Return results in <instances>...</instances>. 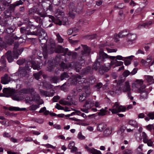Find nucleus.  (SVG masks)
Listing matches in <instances>:
<instances>
[{"mask_svg":"<svg viewBox=\"0 0 154 154\" xmlns=\"http://www.w3.org/2000/svg\"><path fill=\"white\" fill-rule=\"evenodd\" d=\"M106 45V44L105 43L100 45V50L96 63H94L92 69H91L89 66L87 67L85 69V72H84L85 73L89 72L92 69L95 70H97L99 67V66L100 65V63H102V62L105 61L106 59L109 58L111 60H114L116 58V60H124V58L131 59L132 57H134V56L133 55L126 57H123L121 55H118L116 56H109L103 52V50L101 48L102 47H104Z\"/></svg>","mask_w":154,"mask_h":154,"instance_id":"obj_1","label":"nucleus"},{"mask_svg":"<svg viewBox=\"0 0 154 154\" xmlns=\"http://www.w3.org/2000/svg\"><path fill=\"white\" fill-rule=\"evenodd\" d=\"M131 88L130 83L128 81L125 82L121 87L118 89H116L115 91H114L110 92V94L112 95L116 94L119 95L121 94L122 91L124 92H127V95L128 97L131 100L133 99V97L131 96Z\"/></svg>","mask_w":154,"mask_h":154,"instance_id":"obj_2","label":"nucleus"},{"mask_svg":"<svg viewBox=\"0 0 154 154\" xmlns=\"http://www.w3.org/2000/svg\"><path fill=\"white\" fill-rule=\"evenodd\" d=\"M26 103L30 104L32 103L33 102H35L38 104V105L33 104L29 108L30 110H36L39 107V105L43 104L44 102L42 100L40 99V97L38 94L35 93L33 96L30 97H26L25 98Z\"/></svg>","mask_w":154,"mask_h":154,"instance_id":"obj_3","label":"nucleus"},{"mask_svg":"<svg viewBox=\"0 0 154 154\" xmlns=\"http://www.w3.org/2000/svg\"><path fill=\"white\" fill-rule=\"evenodd\" d=\"M64 14L63 12L58 10L55 14L56 19H55L53 16H50V18L56 24L59 25L62 24L65 25L68 24V20L67 18L66 17H64Z\"/></svg>","mask_w":154,"mask_h":154,"instance_id":"obj_4","label":"nucleus"},{"mask_svg":"<svg viewBox=\"0 0 154 154\" xmlns=\"http://www.w3.org/2000/svg\"><path fill=\"white\" fill-rule=\"evenodd\" d=\"M41 66L40 63L38 64L34 61H32V62H28L27 65L24 68L21 69L20 68L18 72L20 74V76L23 77L25 76L26 73L29 72L31 68L32 67L34 69L38 70L40 69Z\"/></svg>","mask_w":154,"mask_h":154,"instance_id":"obj_5","label":"nucleus"},{"mask_svg":"<svg viewBox=\"0 0 154 154\" xmlns=\"http://www.w3.org/2000/svg\"><path fill=\"white\" fill-rule=\"evenodd\" d=\"M41 44L42 45H43V46H42L43 53L42 54H40L39 57H42V55H43L44 58H45L49 54H52L55 50V45L54 43H51L48 47H47L45 44Z\"/></svg>","mask_w":154,"mask_h":154,"instance_id":"obj_6","label":"nucleus"},{"mask_svg":"<svg viewBox=\"0 0 154 154\" xmlns=\"http://www.w3.org/2000/svg\"><path fill=\"white\" fill-rule=\"evenodd\" d=\"M85 80L84 78H81V76L78 75H76L72 76L71 78L69 79V82H70L71 85H75L77 82H80V83H83L85 82Z\"/></svg>","mask_w":154,"mask_h":154,"instance_id":"obj_7","label":"nucleus"},{"mask_svg":"<svg viewBox=\"0 0 154 154\" xmlns=\"http://www.w3.org/2000/svg\"><path fill=\"white\" fill-rule=\"evenodd\" d=\"M94 101L90 99L87 100L85 103L84 105V107L85 108H82L81 110L85 113H88V109L91 108V107L94 105Z\"/></svg>","mask_w":154,"mask_h":154,"instance_id":"obj_8","label":"nucleus"},{"mask_svg":"<svg viewBox=\"0 0 154 154\" xmlns=\"http://www.w3.org/2000/svg\"><path fill=\"white\" fill-rule=\"evenodd\" d=\"M29 27H28L26 28L24 27H21L20 28V32L21 33H24L28 35H37L38 34V33L36 30L33 31H32V28L29 29Z\"/></svg>","mask_w":154,"mask_h":154,"instance_id":"obj_9","label":"nucleus"},{"mask_svg":"<svg viewBox=\"0 0 154 154\" xmlns=\"http://www.w3.org/2000/svg\"><path fill=\"white\" fill-rule=\"evenodd\" d=\"M69 16L72 19H74L76 13V8L75 4L72 3L69 5Z\"/></svg>","mask_w":154,"mask_h":154,"instance_id":"obj_10","label":"nucleus"},{"mask_svg":"<svg viewBox=\"0 0 154 154\" xmlns=\"http://www.w3.org/2000/svg\"><path fill=\"white\" fill-rule=\"evenodd\" d=\"M37 31L39 32V42H41V40L45 39V42H47V40L48 38L47 33L42 28H39L37 30Z\"/></svg>","mask_w":154,"mask_h":154,"instance_id":"obj_11","label":"nucleus"},{"mask_svg":"<svg viewBox=\"0 0 154 154\" xmlns=\"http://www.w3.org/2000/svg\"><path fill=\"white\" fill-rule=\"evenodd\" d=\"M18 46L17 44L16 43L14 45L13 51L14 58L16 59L18 58L19 55L21 54L23 50V48H20V49H17Z\"/></svg>","mask_w":154,"mask_h":154,"instance_id":"obj_12","label":"nucleus"},{"mask_svg":"<svg viewBox=\"0 0 154 154\" xmlns=\"http://www.w3.org/2000/svg\"><path fill=\"white\" fill-rule=\"evenodd\" d=\"M136 84L133 83L132 85V87L133 88L138 87V86H140L139 89V91H141V89H144L146 86L145 85H143V81L142 79H137L136 81Z\"/></svg>","mask_w":154,"mask_h":154,"instance_id":"obj_13","label":"nucleus"},{"mask_svg":"<svg viewBox=\"0 0 154 154\" xmlns=\"http://www.w3.org/2000/svg\"><path fill=\"white\" fill-rule=\"evenodd\" d=\"M137 35L134 33H129L128 35L127 43L128 44H131L137 38Z\"/></svg>","mask_w":154,"mask_h":154,"instance_id":"obj_14","label":"nucleus"},{"mask_svg":"<svg viewBox=\"0 0 154 154\" xmlns=\"http://www.w3.org/2000/svg\"><path fill=\"white\" fill-rule=\"evenodd\" d=\"M140 136L138 137L137 136L135 137L137 140L139 142L142 139H143V143H146L147 141L148 137L146 134L144 132H143L140 135Z\"/></svg>","mask_w":154,"mask_h":154,"instance_id":"obj_15","label":"nucleus"},{"mask_svg":"<svg viewBox=\"0 0 154 154\" xmlns=\"http://www.w3.org/2000/svg\"><path fill=\"white\" fill-rule=\"evenodd\" d=\"M109 111H111L112 114H116L119 112V103L116 102L112 106L111 108L109 109Z\"/></svg>","mask_w":154,"mask_h":154,"instance_id":"obj_16","label":"nucleus"},{"mask_svg":"<svg viewBox=\"0 0 154 154\" xmlns=\"http://www.w3.org/2000/svg\"><path fill=\"white\" fill-rule=\"evenodd\" d=\"M3 91L4 95L1 94V96L8 97L11 95L13 93V91L11 89L8 88H4L3 90Z\"/></svg>","mask_w":154,"mask_h":154,"instance_id":"obj_17","label":"nucleus"},{"mask_svg":"<svg viewBox=\"0 0 154 154\" xmlns=\"http://www.w3.org/2000/svg\"><path fill=\"white\" fill-rule=\"evenodd\" d=\"M82 46L83 48V51H82V55L84 56H86L88 55L91 51V49L89 48H88L86 45H82Z\"/></svg>","mask_w":154,"mask_h":154,"instance_id":"obj_18","label":"nucleus"},{"mask_svg":"<svg viewBox=\"0 0 154 154\" xmlns=\"http://www.w3.org/2000/svg\"><path fill=\"white\" fill-rule=\"evenodd\" d=\"M112 60L111 61L110 63L108 65H107V66H106L105 67L103 68L104 71H107L110 69L111 66L114 64H116L117 60L115 59Z\"/></svg>","mask_w":154,"mask_h":154,"instance_id":"obj_19","label":"nucleus"},{"mask_svg":"<svg viewBox=\"0 0 154 154\" xmlns=\"http://www.w3.org/2000/svg\"><path fill=\"white\" fill-rule=\"evenodd\" d=\"M75 143L74 142L71 141L69 144L68 147L69 148L71 149V152H74L77 151V148L75 146Z\"/></svg>","mask_w":154,"mask_h":154,"instance_id":"obj_20","label":"nucleus"},{"mask_svg":"<svg viewBox=\"0 0 154 154\" xmlns=\"http://www.w3.org/2000/svg\"><path fill=\"white\" fill-rule=\"evenodd\" d=\"M10 81V79L8 75L6 74L2 77L1 79V82L4 84H6L8 83Z\"/></svg>","mask_w":154,"mask_h":154,"instance_id":"obj_21","label":"nucleus"},{"mask_svg":"<svg viewBox=\"0 0 154 154\" xmlns=\"http://www.w3.org/2000/svg\"><path fill=\"white\" fill-rule=\"evenodd\" d=\"M141 92L140 95V99L142 100H144L147 98L148 97V93L146 91H143L141 90Z\"/></svg>","mask_w":154,"mask_h":154,"instance_id":"obj_22","label":"nucleus"},{"mask_svg":"<svg viewBox=\"0 0 154 154\" xmlns=\"http://www.w3.org/2000/svg\"><path fill=\"white\" fill-rule=\"evenodd\" d=\"M22 4L19 2H17L13 4H11L9 8V9L11 11H13L15 7Z\"/></svg>","mask_w":154,"mask_h":154,"instance_id":"obj_23","label":"nucleus"},{"mask_svg":"<svg viewBox=\"0 0 154 154\" xmlns=\"http://www.w3.org/2000/svg\"><path fill=\"white\" fill-rule=\"evenodd\" d=\"M34 90L33 88L23 89L21 91V92L23 93L32 94L34 92Z\"/></svg>","mask_w":154,"mask_h":154,"instance_id":"obj_24","label":"nucleus"},{"mask_svg":"<svg viewBox=\"0 0 154 154\" xmlns=\"http://www.w3.org/2000/svg\"><path fill=\"white\" fill-rule=\"evenodd\" d=\"M11 52L10 51H8L6 53V55L7 56V58L8 62L11 63L12 62L13 59L11 55Z\"/></svg>","mask_w":154,"mask_h":154,"instance_id":"obj_25","label":"nucleus"},{"mask_svg":"<svg viewBox=\"0 0 154 154\" xmlns=\"http://www.w3.org/2000/svg\"><path fill=\"white\" fill-rule=\"evenodd\" d=\"M106 128V125L104 123H102L99 124L97 127V129L98 131H102Z\"/></svg>","mask_w":154,"mask_h":154,"instance_id":"obj_26","label":"nucleus"},{"mask_svg":"<svg viewBox=\"0 0 154 154\" xmlns=\"http://www.w3.org/2000/svg\"><path fill=\"white\" fill-rule=\"evenodd\" d=\"M119 36L120 38H123L125 37L126 36H127L128 37V35L129 34L128 31L126 30H124L119 33Z\"/></svg>","mask_w":154,"mask_h":154,"instance_id":"obj_27","label":"nucleus"},{"mask_svg":"<svg viewBox=\"0 0 154 154\" xmlns=\"http://www.w3.org/2000/svg\"><path fill=\"white\" fill-rule=\"evenodd\" d=\"M8 109L9 110L11 111H20V110H24L26 109L25 108H22L20 109L18 107H16L11 106Z\"/></svg>","mask_w":154,"mask_h":154,"instance_id":"obj_28","label":"nucleus"},{"mask_svg":"<svg viewBox=\"0 0 154 154\" xmlns=\"http://www.w3.org/2000/svg\"><path fill=\"white\" fill-rule=\"evenodd\" d=\"M85 148L90 153L94 154L96 149L93 148H89L87 146H85Z\"/></svg>","mask_w":154,"mask_h":154,"instance_id":"obj_29","label":"nucleus"},{"mask_svg":"<svg viewBox=\"0 0 154 154\" xmlns=\"http://www.w3.org/2000/svg\"><path fill=\"white\" fill-rule=\"evenodd\" d=\"M85 148L90 153L94 154L96 149L93 148H89L87 146H85Z\"/></svg>","mask_w":154,"mask_h":154,"instance_id":"obj_30","label":"nucleus"},{"mask_svg":"<svg viewBox=\"0 0 154 154\" xmlns=\"http://www.w3.org/2000/svg\"><path fill=\"white\" fill-rule=\"evenodd\" d=\"M129 124L135 128H137L138 125L137 122L133 120H130L129 122Z\"/></svg>","mask_w":154,"mask_h":154,"instance_id":"obj_31","label":"nucleus"},{"mask_svg":"<svg viewBox=\"0 0 154 154\" xmlns=\"http://www.w3.org/2000/svg\"><path fill=\"white\" fill-rule=\"evenodd\" d=\"M74 63H71L70 64H69V66L66 65L65 63H62L60 64V66L63 69L67 68L68 67H72V66L74 65Z\"/></svg>","mask_w":154,"mask_h":154,"instance_id":"obj_32","label":"nucleus"},{"mask_svg":"<svg viewBox=\"0 0 154 154\" xmlns=\"http://www.w3.org/2000/svg\"><path fill=\"white\" fill-rule=\"evenodd\" d=\"M126 109V107L125 106L122 105H119V112H125V111Z\"/></svg>","mask_w":154,"mask_h":154,"instance_id":"obj_33","label":"nucleus"},{"mask_svg":"<svg viewBox=\"0 0 154 154\" xmlns=\"http://www.w3.org/2000/svg\"><path fill=\"white\" fill-rule=\"evenodd\" d=\"M85 92L83 93L85 94V96L86 97L89 96L91 94V91L90 89L89 88H85Z\"/></svg>","mask_w":154,"mask_h":154,"instance_id":"obj_34","label":"nucleus"},{"mask_svg":"<svg viewBox=\"0 0 154 154\" xmlns=\"http://www.w3.org/2000/svg\"><path fill=\"white\" fill-rule=\"evenodd\" d=\"M67 49H64L63 48L60 46H59L57 47V49L56 50V52L57 53L62 52H64L65 50Z\"/></svg>","mask_w":154,"mask_h":154,"instance_id":"obj_35","label":"nucleus"},{"mask_svg":"<svg viewBox=\"0 0 154 154\" xmlns=\"http://www.w3.org/2000/svg\"><path fill=\"white\" fill-rule=\"evenodd\" d=\"M59 103L62 105H69L70 103L69 102L66 101L64 99H61L60 100L59 102Z\"/></svg>","mask_w":154,"mask_h":154,"instance_id":"obj_36","label":"nucleus"},{"mask_svg":"<svg viewBox=\"0 0 154 154\" xmlns=\"http://www.w3.org/2000/svg\"><path fill=\"white\" fill-rule=\"evenodd\" d=\"M107 110L104 109H101L100 112L98 113V115L99 116H103L105 115L107 112Z\"/></svg>","mask_w":154,"mask_h":154,"instance_id":"obj_37","label":"nucleus"},{"mask_svg":"<svg viewBox=\"0 0 154 154\" xmlns=\"http://www.w3.org/2000/svg\"><path fill=\"white\" fill-rule=\"evenodd\" d=\"M57 39L59 43H62L63 42V40L59 34H57L56 35Z\"/></svg>","mask_w":154,"mask_h":154,"instance_id":"obj_38","label":"nucleus"},{"mask_svg":"<svg viewBox=\"0 0 154 154\" xmlns=\"http://www.w3.org/2000/svg\"><path fill=\"white\" fill-rule=\"evenodd\" d=\"M86 97L85 96V94L82 93L80 96L79 100L80 101L82 102L85 100Z\"/></svg>","mask_w":154,"mask_h":154,"instance_id":"obj_39","label":"nucleus"},{"mask_svg":"<svg viewBox=\"0 0 154 154\" xmlns=\"http://www.w3.org/2000/svg\"><path fill=\"white\" fill-rule=\"evenodd\" d=\"M68 77V75L66 72H64L60 76V79L61 80H63L64 79L67 78Z\"/></svg>","mask_w":154,"mask_h":154,"instance_id":"obj_40","label":"nucleus"},{"mask_svg":"<svg viewBox=\"0 0 154 154\" xmlns=\"http://www.w3.org/2000/svg\"><path fill=\"white\" fill-rule=\"evenodd\" d=\"M41 94L43 96H46L48 97H51L52 96H51L47 91H41Z\"/></svg>","mask_w":154,"mask_h":154,"instance_id":"obj_41","label":"nucleus"},{"mask_svg":"<svg viewBox=\"0 0 154 154\" xmlns=\"http://www.w3.org/2000/svg\"><path fill=\"white\" fill-rule=\"evenodd\" d=\"M111 133V131L109 129H106L103 132L104 135L105 136H107Z\"/></svg>","mask_w":154,"mask_h":154,"instance_id":"obj_42","label":"nucleus"},{"mask_svg":"<svg viewBox=\"0 0 154 154\" xmlns=\"http://www.w3.org/2000/svg\"><path fill=\"white\" fill-rule=\"evenodd\" d=\"M42 74V72H40L38 73H35L33 74L35 78L37 79L38 80L39 79L40 77Z\"/></svg>","mask_w":154,"mask_h":154,"instance_id":"obj_43","label":"nucleus"},{"mask_svg":"<svg viewBox=\"0 0 154 154\" xmlns=\"http://www.w3.org/2000/svg\"><path fill=\"white\" fill-rule=\"evenodd\" d=\"M41 145L42 146L46 147L47 148H51L52 149H55L56 148V146H54L49 144H42Z\"/></svg>","mask_w":154,"mask_h":154,"instance_id":"obj_44","label":"nucleus"},{"mask_svg":"<svg viewBox=\"0 0 154 154\" xmlns=\"http://www.w3.org/2000/svg\"><path fill=\"white\" fill-rule=\"evenodd\" d=\"M77 137L79 139L81 140H84L85 139V136L82 134L81 132H79V133Z\"/></svg>","mask_w":154,"mask_h":154,"instance_id":"obj_45","label":"nucleus"},{"mask_svg":"<svg viewBox=\"0 0 154 154\" xmlns=\"http://www.w3.org/2000/svg\"><path fill=\"white\" fill-rule=\"evenodd\" d=\"M106 49L108 53H115L117 51L116 49H110L107 48H106Z\"/></svg>","mask_w":154,"mask_h":154,"instance_id":"obj_46","label":"nucleus"},{"mask_svg":"<svg viewBox=\"0 0 154 154\" xmlns=\"http://www.w3.org/2000/svg\"><path fill=\"white\" fill-rule=\"evenodd\" d=\"M146 143L149 146H152L153 141L151 139L147 140V141L146 142V143Z\"/></svg>","mask_w":154,"mask_h":154,"instance_id":"obj_47","label":"nucleus"},{"mask_svg":"<svg viewBox=\"0 0 154 154\" xmlns=\"http://www.w3.org/2000/svg\"><path fill=\"white\" fill-rule=\"evenodd\" d=\"M133 152L130 149H125L123 151V154H132Z\"/></svg>","mask_w":154,"mask_h":154,"instance_id":"obj_48","label":"nucleus"},{"mask_svg":"<svg viewBox=\"0 0 154 154\" xmlns=\"http://www.w3.org/2000/svg\"><path fill=\"white\" fill-rule=\"evenodd\" d=\"M147 116L150 118L151 119H154V112H149L147 115Z\"/></svg>","mask_w":154,"mask_h":154,"instance_id":"obj_49","label":"nucleus"},{"mask_svg":"<svg viewBox=\"0 0 154 154\" xmlns=\"http://www.w3.org/2000/svg\"><path fill=\"white\" fill-rule=\"evenodd\" d=\"M12 98L13 100L19 101L22 100L23 98H21L17 96H12Z\"/></svg>","mask_w":154,"mask_h":154,"instance_id":"obj_50","label":"nucleus"},{"mask_svg":"<svg viewBox=\"0 0 154 154\" xmlns=\"http://www.w3.org/2000/svg\"><path fill=\"white\" fill-rule=\"evenodd\" d=\"M154 125L153 124H149L146 126V128L148 130L151 131L152 128L153 129V128H154Z\"/></svg>","mask_w":154,"mask_h":154,"instance_id":"obj_51","label":"nucleus"},{"mask_svg":"<svg viewBox=\"0 0 154 154\" xmlns=\"http://www.w3.org/2000/svg\"><path fill=\"white\" fill-rule=\"evenodd\" d=\"M59 80V79L57 77L55 76L53 77L51 79V81L54 83H57Z\"/></svg>","mask_w":154,"mask_h":154,"instance_id":"obj_52","label":"nucleus"},{"mask_svg":"<svg viewBox=\"0 0 154 154\" xmlns=\"http://www.w3.org/2000/svg\"><path fill=\"white\" fill-rule=\"evenodd\" d=\"M25 61L24 59H19L17 61V63L19 65H21L23 64Z\"/></svg>","mask_w":154,"mask_h":154,"instance_id":"obj_53","label":"nucleus"},{"mask_svg":"<svg viewBox=\"0 0 154 154\" xmlns=\"http://www.w3.org/2000/svg\"><path fill=\"white\" fill-rule=\"evenodd\" d=\"M120 37V36H119V35L117 34H115L114 35V39L115 40V41L116 42H117L119 40V38Z\"/></svg>","mask_w":154,"mask_h":154,"instance_id":"obj_54","label":"nucleus"},{"mask_svg":"<svg viewBox=\"0 0 154 154\" xmlns=\"http://www.w3.org/2000/svg\"><path fill=\"white\" fill-rule=\"evenodd\" d=\"M130 72L128 70H125L123 73V75L124 76L127 77L130 74Z\"/></svg>","mask_w":154,"mask_h":154,"instance_id":"obj_55","label":"nucleus"},{"mask_svg":"<svg viewBox=\"0 0 154 154\" xmlns=\"http://www.w3.org/2000/svg\"><path fill=\"white\" fill-rule=\"evenodd\" d=\"M146 24H145L144 23H140L138 25L137 27L138 29H140L146 27Z\"/></svg>","mask_w":154,"mask_h":154,"instance_id":"obj_56","label":"nucleus"},{"mask_svg":"<svg viewBox=\"0 0 154 154\" xmlns=\"http://www.w3.org/2000/svg\"><path fill=\"white\" fill-rule=\"evenodd\" d=\"M144 54V52L143 50L141 49H139L136 53V54L137 55L139 54Z\"/></svg>","mask_w":154,"mask_h":154,"instance_id":"obj_57","label":"nucleus"},{"mask_svg":"<svg viewBox=\"0 0 154 154\" xmlns=\"http://www.w3.org/2000/svg\"><path fill=\"white\" fill-rule=\"evenodd\" d=\"M5 56H3L1 58V60H2V63H3V66H5L6 63L5 58Z\"/></svg>","mask_w":154,"mask_h":154,"instance_id":"obj_58","label":"nucleus"},{"mask_svg":"<svg viewBox=\"0 0 154 154\" xmlns=\"http://www.w3.org/2000/svg\"><path fill=\"white\" fill-rule=\"evenodd\" d=\"M154 23V21H149L144 23L145 24H146V27H148L151 24H152Z\"/></svg>","mask_w":154,"mask_h":154,"instance_id":"obj_59","label":"nucleus"},{"mask_svg":"<svg viewBox=\"0 0 154 154\" xmlns=\"http://www.w3.org/2000/svg\"><path fill=\"white\" fill-rule=\"evenodd\" d=\"M60 98V97L58 96H54L52 100L54 102H57V100Z\"/></svg>","mask_w":154,"mask_h":154,"instance_id":"obj_60","label":"nucleus"},{"mask_svg":"<svg viewBox=\"0 0 154 154\" xmlns=\"http://www.w3.org/2000/svg\"><path fill=\"white\" fill-rule=\"evenodd\" d=\"M101 104L100 103V102H97V101H96L95 103V106L96 107H97V108H100L101 107Z\"/></svg>","mask_w":154,"mask_h":154,"instance_id":"obj_61","label":"nucleus"},{"mask_svg":"<svg viewBox=\"0 0 154 154\" xmlns=\"http://www.w3.org/2000/svg\"><path fill=\"white\" fill-rule=\"evenodd\" d=\"M123 64V62L121 61H118L117 60V62H116V66H121Z\"/></svg>","mask_w":154,"mask_h":154,"instance_id":"obj_62","label":"nucleus"},{"mask_svg":"<svg viewBox=\"0 0 154 154\" xmlns=\"http://www.w3.org/2000/svg\"><path fill=\"white\" fill-rule=\"evenodd\" d=\"M152 58L151 56H149L147 57L146 59V61H147V63L149 64L151 62L152 60Z\"/></svg>","mask_w":154,"mask_h":154,"instance_id":"obj_63","label":"nucleus"},{"mask_svg":"<svg viewBox=\"0 0 154 154\" xmlns=\"http://www.w3.org/2000/svg\"><path fill=\"white\" fill-rule=\"evenodd\" d=\"M143 144L140 145L137 148V150L139 151H142L143 150Z\"/></svg>","mask_w":154,"mask_h":154,"instance_id":"obj_64","label":"nucleus"}]
</instances>
